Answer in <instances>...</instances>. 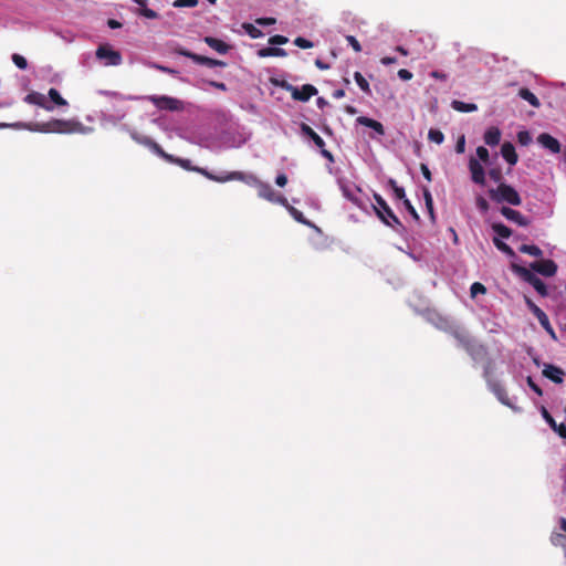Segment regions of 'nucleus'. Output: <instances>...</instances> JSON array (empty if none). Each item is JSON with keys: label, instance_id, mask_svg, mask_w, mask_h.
<instances>
[{"label": "nucleus", "instance_id": "1", "mask_svg": "<svg viewBox=\"0 0 566 566\" xmlns=\"http://www.w3.org/2000/svg\"><path fill=\"white\" fill-rule=\"evenodd\" d=\"M9 126L45 134H86L92 130V128L74 119H51L45 123H17Z\"/></svg>", "mask_w": 566, "mask_h": 566}, {"label": "nucleus", "instance_id": "2", "mask_svg": "<svg viewBox=\"0 0 566 566\" xmlns=\"http://www.w3.org/2000/svg\"><path fill=\"white\" fill-rule=\"evenodd\" d=\"M230 174L241 175V178H231V180H239L250 186H255L258 188V195L260 198L281 206H287V199L284 196L275 193L269 184L259 180L255 176L245 175L242 171H231Z\"/></svg>", "mask_w": 566, "mask_h": 566}, {"label": "nucleus", "instance_id": "3", "mask_svg": "<svg viewBox=\"0 0 566 566\" xmlns=\"http://www.w3.org/2000/svg\"><path fill=\"white\" fill-rule=\"evenodd\" d=\"M448 332L473 359L486 354L485 347L479 344L464 328L452 327Z\"/></svg>", "mask_w": 566, "mask_h": 566}, {"label": "nucleus", "instance_id": "4", "mask_svg": "<svg viewBox=\"0 0 566 566\" xmlns=\"http://www.w3.org/2000/svg\"><path fill=\"white\" fill-rule=\"evenodd\" d=\"M377 206H373L377 217L388 227L394 229L397 233L402 234L406 231L405 226L399 218L394 213L386 200L378 193L374 195Z\"/></svg>", "mask_w": 566, "mask_h": 566}, {"label": "nucleus", "instance_id": "5", "mask_svg": "<svg viewBox=\"0 0 566 566\" xmlns=\"http://www.w3.org/2000/svg\"><path fill=\"white\" fill-rule=\"evenodd\" d=\"M169 163L176 164L186 170L196 171V172L205 176L209 180H213L217 182H227V181H231V178H241V175H239V174H228L227 172L224 175H213L212 172L208 171L205 168L191 166V161L189 159H184V158H179V157H175V156H172V159L169 160Z\"/></svg>", "mask_w": 566, "mask_h": 566}, {"label": "nucleus", "instance_id": "6", "mask_svg": "<svg viewBox=\"0 0 566 566\" xmlns=\"http://www.w3.org/2000/svg\"><path fill=\"white\" fill-rule=\"evenodd\" d=\"M489 195L497 203L506 202L512 206H520L522 203L518 192L512 186L504 182H501L496 189H490Z\"/></svg>", "mask_w": 566, "mask_h": 566}, {"label": "nucleus", "instance_id": "7", "mask_svg": "<svg viewBox=\"0 0 566 566\" xmlns=\"http://www.w3.org/2000/svg\"><path fill=\"white\" fill-rule=\"evenodd\" d=\"M484 378L488 382V386L490 390L495 395V397L499 399V401L507 407H512L511 400L509 398L507 391L505 390L504 386L499 382L497 380H494L491 375V363H489L484 367Z\"/></svg>", "mask_w": 566, "mask_h": 566}, {"label": "nucleus", "instance_id": "8", "mask_svg": "<svg viewBox=\"0 0 566 566\" xmlns=\"http://www.w3.org/2000/svg\"><path fill=\"white\" fill-rule=\"evenodd\" d=\"M512 269L525 282L530 283L539 295L546 296L548 294L545 283L539 277H537L531 270L517 264H513Z\"/></svg>", "mask_w": 566, "mask_h": 566}, {"label": "nucleus", "instance_id": "9", "mask_svg": "<svg viewBox=\"0 0 566 566\" xmlns=\"http://www.w3.org/2000/svg\"><path fill=\"white\" fill-rule=\"evenodd\" d=\"M174 52L178 55L191 59L197 64L206 65L208 67H214V66L224 67L227 65V63L223 61L193 53L182 46L175 48Z\"/></svg>", "mask_w": 566, "mask_h": 566}, {"label": "nucleus", "instance_id": "10", "mask_svg": "<svg viewBox=\"0 0 566 566\" xmlns=\"http://www.w3.org/2000/svg\"><path fill=\"white\" fill-rule=\"evenodd\" d=\"M158 109L178 112L184 109V103L167 95H150L147 97Z\"/></svg>", "mask_w": 566, "mask_h": 566}, {"label": "nucleus", "instance_id": "11", "mask_svg": "<svg viewBox=\"0 0 566 566\" xmlns=\"http://www.w3.org/2000/svg\"><path fill=\"white\" fill-rule=\"evenodd\" d=\"M528 310L536 316L542 327L555 339V332L549 323L548 316L528 296H524Z\"/></svg>", "mask_w": 566, "mask_h": 566}, {"label": "nucleus", "instance_id": "12", "mask_svg": "<svg viewBox=\"0 0 566 566\" xmlns=\"http://www.w3.org/2000/svg\"><path fill=\"white\" fill-rule=\"evenodd\" d=\"M96 57L99 60H106V65L117 66L122 63L120 53L113 50L108 44H103L97 48Z\"/></svg>", "mask_w": 566, "mask_h": 566}, {"label": "nucleus", "instance_id": "13", "mask_svg": "<svg viewBox=\"0 0 566 566\" xmlns=\"http://www.w3.org/2000/svg\"><path fill=\"white\" fill-rule=\"evenodd\" d=\"M301 132L304 136L312 139L313 143L315 144V146L321 149V154L323 157H325L329 160H333L332 153L329 150L325 149V142L312 127H310L307 124L303 123L301 125Z\"/></svg>", "mask_w": 566, "mask_h": 566}, {"label": "nucleus", "instance_id": "14", "mask_svg": "<svg viewBox=\"0 0 566 566\" xmlns=\"http://www.w3.org/2000/svg\"><path fill=\"white\" fill-rule=\"evenodd\" d=\"M286 88L291 92L293 99L300 102H307L318 93L317 88L312 84H304L301 88L287 85Z\"/></svg>", "mask_w": 566, "mask_h": 566}, {"label": "nucleus", "instance_id": "15", "mask_svg": "<svg viewBox=\"0 0 566 566\" xmlns=\"http://www.w3.org/2000/svg\"><path fill=\"white\" fill-rule=\"evenodd\" d=\"M531 269L542 275L553 276L557 272V264L553 260H542L533 262Z\"/></svg>", "mask_w": 566, "mask_h": 566}, {"label": "nucleus", "instance_id": "16", "mask_svg": "<svg viewBox=\"0 0 566 566\" xmlns=\"http://www.w3.org/2000/svg\"><path fill=\"white\" fill-rule=\"evenodd\" d=\"M500 212L509 221H512L521 227H527L530 224V220L525 216H523L520 211L514 210L510 207L503 206L500 209Z\"/></svg>", "mask_w": 566, "mask_h": 566}, {"label": "nucleus", "instance_id": "17", "mask_svg": "<svg viewBox=\"0 0 566 566\" xmlns=\"http://www.w3.org/2000/svg\"><path fill=\"white\" fill-rule=\"evenodd\" d=\"M24 102L31 105L42 107L48 112H52L54 109V106L46 101L45 95L39 92L33 91L27 94L24 97Z\"/></svg>", "mask_w": 566, "mask_h": 566}, {"label": "nucleus", "instance_id": "18", "mask_svg": "<svg viewBox=\"0 0 566 566\" xmlns=\"http://www.w3.org/2000/svg\"><path fill=\"white\" fill-rule=\"evenodd\" d=\"M469 169L471 172L472 181L478 185L484 186L485 185V172H484V168L482 167V165L479 163L478 159H475L473 157L470 158Z\"/></svg>", "mask_w": 566, "mask_h": 566}, {"label": "nucleus", "instance_id": "19", "mask_svg": "<svg viewBox=\"0 0 566 566\" xmlns=\"http://www.w3.org/2000/svg\"><path fill=\"white\" fill-rule=\"evenodd\" d=\"M542 374L555 384H562L564 381L565 371L558 366L545 364Z\"/></svg>", "mask_w": 566, "mask_h": 566}, {"label": "nucleus", "instance_id": "20", "mask_svg": "<svg viewBox=\"0 0 566 566\" xmlns=\"http://www.w3.org/2000/svg\"><path fill=\"white\" fill-rule=\"evenodd\" d=\"M549 541L552 545L560 548H566V518H559V532H553Z\"/></svg>", "mask_w": 566, "mask_h": 566}, {"label": "nucleus", "instance_id": "21", "mask_svg": "<svg viewBox=\"0 0 566 566\" xmlns=\"http://www.w3.org/2000/svg\"><path fill=\"white\" fill-rule=\"evenodd\" d=\"M538 144H541L544 148L549 149L552 153L557 154L560 151L559 142L547 133H542L537 137Z\"/></svg>", "mask_w": 566, "mask_h": 566}, {"label": "nucleus", "instance_id": "22", "mask_svg": "<svg viewBox=\"0 0 566 566\" xmlns=\"http://www.w3.org/2000/svg\"><path fill=\"white\" fill-rule=\"evenodd\" d=\"M501 155L511 166L516 165V163L518 160V156L515 151V147L510 142H505L502 145Z\"/></svg>", "mask_w": 566, "mask_h": 566}, {"label": "nucleus", "instance_id": "23", "mask_svg": "<svg viewBox=\"0 0 566 566\" xmlns=\"http://www.w3.org/2000/svg\"><path fill=\"white\" fill-rule=\"evenodd\" d=\"M542 416L549 424V427L559 434L560 438H566V426L564 423L557 424L545 407H542Z\"/></svg>", "mask_w": 566, "mask_h": 566}, {"label": "nucleus", "instance_id": "24", "mask_svg": "<svg viewBox=\"0 0 566 566\" xmlns=\"http://www.w3.org/2000/svg\"><path fill=\"white\" fill-rule=\"evenodd\" d=\"M203 41L207 45H209L211 49H213L214 51H217L220 54H226L231 49V46L229 44H227L222 40L213 38V36H206L203 39Z\"/></svg>", "mask_w": 566, "mask_h": 566}, {"label": "nucleus", "instance_id": "25", "mask_svg": "<svg viewBox=\"0 0 566 566\" xmlns=\"http://www.w3.org/2000/svg\"><path fill=\"white\" fill-rule=\"evenodd\" d=\"M356 120L358 124L374 129L377 134L385 135V128L380 122L366 116H359Z\"/></svg>", "mask_w": 566, "mask_h": 566}, {"label": "nucleus", "instance_id": "26", "mask_svg": "<svg viewBox=\"0 0 566 566\" xmlns=\"http://www.w3.org/2000/svg\"><path fill=\"white\" fill-rule=\"evenodd\" d=\"M500 140H501V130L497 127L492 126V127L488 128L486 132L484 133V142L486 145L496 146L500 144Z\"/></svg>", "mask_w": 566, "mask_h": 566}, {"label": "nucleus", "instance_id": "27", "mask_svg": "<svg viewBox=\"0 0 566 566\" xmlns=\"http://www.w3.org/2000/svg\"><path fill=\"white\" fill-rule=\"evenodd\" d=\"M258 55L260 57H269V56H286L287 53L284 49H281V48H272V46H268V48H262L258 51Z\"/></svg>", "mask_w": 566, "mask_h": 566}, {"label": "nucleus", "instance_id": "28", "mask_svg": "<svg viewBox=\"0 0 566 566\" xmlns=\"http://www.w3.org/2000/svg\"><path fill=\"white\" fill-rule=\"evenodd\" d=\"M518 96L530 103L533 107L538 108L541 106L539 99L526 87H522L518 91Z\"/></svg>", "mask_w": 566, "mask_h": 566}, {"label": "nucleus", "instance_id": "29", "mask_svg": "<svg viewBox=\"0 0 566 566\" xmlns=\"http://www.w3.org/2000/svg\"><path fill=\"white\" fill-rule=\"evenodd\" d=\"M451 107L454 111L461 112V113H471V112H475L478 109L476 104L464 103V102H461V101H458V99L452 101Z\"/></svg>", "mask_w": 566, "mask_h": 566}, {"label": "nucleus", "instance_id": "30", "mask_svg": "<svg viewBox=\"0 0 566 566\" xmlns=\"http://www.w3.org/2000/svg\"><path fill=\"white\" fill-rule=\"evenodd\" d=\"M356 192H360V189H356V191H354L347 187L343 188V193L349 201H352L358 208L365 209L364 202L360 200Z\"/></svg>", "mask_w": 566, "mask_h": 566}, {"label": "nucleus", "instance_id": "31", "mask_svg": "<svg viewBox=\"0 0 566 566\" xmlns=\"http://www.w3.org/2000/svg\"><path fill=\"white\" fill-rule=\"evenodd\" d=\"M287 211L292 216V218L302 223V224H305V226H312V223L304 217V214L297 210L296 208H294L293 206H291L289 202H287V206H283Z\"/></svg>", "mask_w": 566, "mask_h": 566}, {"label": "nucleus", "instance_id": "32", "mask_svg": "<svg viewBox=\"0 0 566 566\" xmlns=\"http://www.w3.org/2000/svg\"><path fill=\"white\" fill-rule=\"evenodd\" d=\"M48 95L51 102L54 103L56 106L64 107L69 105L67 101L63 98L59 91L54 87H51L49 90Z\"/></svg>", "mask_w": 566, "mask_h": 566}, {"label": "nucleus", "instance_id": "33", "mask_svg": "<svg viewBox=\"0 0 566 566\" xmlns=\"http://www.w3.org/2000/svg\"><path fill=\"white\" fill-rule=\"evenodd\" d=\"M492 230L496 233V235H497L496 238H499V239L500 238L507 239L512 234V230L509 227H506L505 224L500 223V222L493 223Z\"/></svg>", "mask_w": 566, "mask_h": 566}, {"label": "nucleus", "instance_id": "34", "mask_svg": "<svg viewBox=\"0 0 566 566\" xmlns=\"http://www.w3.org/2000/svg\"><path fill=\"white\" fill-rule=\"evenodd\" d=\"M518 250L522 253L530 254V255L536 256V258H539L543 254L542 250L537 245H534V244H522L518 248Z\"/></svg>", "mask_w": 566, "mask_h": 566}, {"label": "nucleus", "instance_id": "35", "mask_svg": "<svg viewBox=\"0 0 566 566\" xmlns=\"http://www.w3.org/2000/svg\"><path fill=\"white\" fill-rule=\"evenodd\" d=\"M493 243L494 245L500 250L502 251L503 253H505L506 255L511 256V258H514L515 256V252L514 250L507 245L505 242H503L501 239L494 237L493 238Z\"/></svg>", "mask_w": 566, "mask_h": 566}, {"label": "nucleus", "instance_id": "36", "mask_svg": "<svg viewBox=\"0 0 566 566\" xmlns=\"http://www.w3.org/2000/svg\"><path fill=\"white\" fill-rule=\"evenodd\" d=\"M149 149L155 153L156 155H158L159 157H161L163 159H165L166 161L169 163V160L172 159V155L170 154H167L159 144H157L155 140L154 143H149Z\"/></svg>", "mask_w": 566, "mask_h": 566}, {"label": "nucleus", "instance_id": "37", "mask_svg": "<svg viewBox=\"0 0 566 566\" xmlns=\"http://www.w3.org/2000/svg\"><path fill=\"white\" fill-rule=\"evenodd\" d=\"M354 80L363 92H365L366 94H370L369 83L360 72H355Z\"/></svg>", "mask_w": 566, "mask_h": 566}, {"label": "nucleus", "instance_id": "38", "mask_svg": "<svg viewBox=\"0 0 566 566\" xmlns=\"http://www.w3.org/2000/svg\"><path fill=\"white\" fill-rule=\"evenodd\" d=\"M423 198H424L427 210H428L431 219L433 220L434 219L433 200H432L431 192L429 191L428 188H423Z\"/></svg>", "mask_w": 566, "mask_h": 566}, {"label": "nucleus", "instance_id": "39", "mask_svg": "<svg viewBox=\"0 0 566 566\" xmlns=\"http://www.w3.org/2000/svg\"><path fill=\"white\" fill-rule=\"evenodd\" d=\"M242 28L252 39H259L263 35V32L252 23H243Z\"/></svg>", "mask_w": 566, "mask_h": 566}, {"label": "nucleus", "instance_id": "40", "mask_svg": "<svg viewBox=\"0 0 566 566\" xmlns=\"http://www.w3.org/2000/svg\"><path fill=\"white\" fill-rule=\"evenodd\" d=\"M428 139L440 145L444 140V135L441 130L431 128L428 133Z\"/></svg>", "mask_w": 566, "mask_h": 566}, {"label": "nucleus", "instance_id": "41", "mask_svg": "<svg viewBox=\"0 0 566 566\" xmlns=\"http://www.w3.org/2000/svg\"><path fill=\"white\" fill-rule=\"evenodd\" d=\"M389 185L392 188L394 193H395L397 199H402V200L407 199L406 198V193H405V189L402 187L398 186L397 182L394 179L389 180Z\"/></svg>", "mask_w": 566, "mask_h": 566}, {"label": "nucleus", "instance_id": "42", "mask_svg": "<svg viewBox=\"0 0 566 566\" xmlns=\"http://www.w3.org/2000/svg\"><path fill=\"white\" fill-rule=\"evenodd\" d=\"M470 293L472 297H475L478 294H485L486 287L480 282H474L470 287Z\"/></svg>", "mask_w": 566, "mask_h": 566}, {"label": "nucleus", "instance_id": "43", "mask_svg": "<svg viewBox=\"0 0 566 566\" xmlns=\"http://www.w3.org/2000/svg\"><path fill=\"white\" fill-rule=\"evenodd\" d=\"M198 3H199V0H175L172 2V6L175 8H185V7L193 8V7L198 6Z\"/></svg>", "mask_w": 566, "mask_h": 566}, {"label": "nucleus", "instance_id": "44", "mask_svg": "<svg viewBox=\"0 0 566 566\" xmlns=\"http://www.w3.org/2000/svg\"><path fill=\"white\" fill-rule=\"evenodd\" d=\"M12 62L19 67L20 70H25L28 67V62L25 57H23L20 54L14 53L12 55Z\"/></svg>", "mask_w": 566, "mask_h": 566}, {"label": "nucleus", "instance_id": "45", "mask_svg": "<svg viewBox=\"0 0 566 566\" xmlns=\"http://www.w3.org/2000/svg\"><path fill=\"white\" fill-rule=\"evenodd\" d=\"M517 142L523 146H527L532 142V137L527 130H521L517 133Z\"/></svg>", "mask_w": 566, "mask_h": 566}, {"label": "nucleus", "instance_id": "46", "mask_svg": "<svg viewBox=\"0 0 566 566\" xmlns=\"http://www.w3.org/2000/svg\"><path fill=\"white\" fill-rule=\"evenodd\" d=\"M294 44L301 49H311L314 46L313 42L305 39V38H302V36H297L295 40H294Z\"/></svg>", "mask_w": 566, "mask_h": 566}, {"label": "nucleus", "instance_id": "47", "mask_svg": "<svg viewBox=\"0 0 566 566\" xmlns=\"http://www.w3.org/2000/svg\"><path fill=\"white\" fill-rule=\"evenodd\" d=\"M403 206L417 222L420 221V217L409 199L403 200Z\"/></svg>", "mask_w": 566, "mask_h": 566}, {"label": "nucleus", "instance_id": "48", "mask_svg": "<svg viewBox=\"0 0 566 566\" xmlns=\"http://www.w3.org/2000/svg\"><path fill=\"white\" fill-rule=\"evenodd\" d=\"M287 41L289 39L286 36L280 34L273 35L269 39V43L272 45H283L287 43Z\"/></svg>", "mask_w": 566, "mask_h": 566}, {"label": "nucleus", "instance_id": "49", "mask_svg": "<svg viewBox=\"0 0 566 566\" xmlns=\"http://www.w3.org/2000/svg\"><path fill=\"white\" fill-rule=\"evenodd\" d=\"M476 156L483 163H488L490 158L489 150L484 146H479L476 148Z\"/></svg>", "mask_w": 566, "mask_h": 566}, {"label": "nucleus", "instance_id": "50", "mask_svg": "<svg viewBox=\"0 0 566 566\" xmlns=\"http://www.w3.org/2000/svg\"><path fill=\"white\" fill-rule=\"evenodd\" d=\"M475 203L478 209L482 212H486L490 208L488 200L482 196L476 197Z\"/></svg>", "mask_w": 566, "mask_h": 566}, {"label": "nucleus", "instance_id": "51", "mask_svg": "<svg viewBox=\"0 0 566 566\" xmlns=\"http://www.w3.org/2000/svg\"><path fill=\"white\" fill-rule=\"evenodd\" d=\"M346 41L355 52H361V45L354 35H346Z\"/></svg>", "mask_w": 566, "mask_h": 566}, {"label": "nucleus", "instance_id": "52", "mask_svg": "<svg viewBox=\"0 0 566 566\" xmlns=\"http://www.w3.org/2000/svg\"><path fill=\"white\" fill-rule=\"evenodd\" d=\"M138 14H140V15H143V17H145L147 19H156V18H158L157 12L154 11L153 9L147 8V7L140 9L138 11Z\"/></svg>", "mask_w": 566, "mask_h": 566}, {"label": "nucleus", "instance_id": "53", "mask_svg": "<svg viewBox=\"0 0 566 566\" xmlns=\"http://www.w3.org/2000/svg\"><path fill=\"white\" fill-rule=\"evenodd\" d=\"M153 67L160 72L167 73V74H171V75L178 74V72L176 70L170 69L168 66L160 65V64L155 63V64H153Z\"/></svg>", "mask_w": 566, "mask_h": 566}, {"label": "nucleus", "instance_id": "54", "mask_svg": "<svg viewBox=\"0 0 566 566\" xmlns=\"http://www.w3.org/2000/svg\"><path fill=\"white\" fill-rule=\"evenodd\" d=\"M489 176L490 178L495 181V182H500L501 184V180H502V172L500 169H491L489 171Z\"/></svg>", "mask_w": 566, "mask_h": 566}, {"label": "nucleus", "instance_id": "55", "mask_svg": "<svg viewBox=\"0 0 566 566\" xmlns=\"http://www.w3.org/2000/svg\"><path fill=\"white\" fill-rule=\"evenodd\" d=\"M527 385H528V386H530V388H531L534 392H536L538 396H542V395H543V390H542V388H541L538 385H536V384L534 382V380L532 379V377H527Z\"/></svg>", "mask_w": 566, "mask_h": 566}, {"label": "nucleus", "instance_id": "56", "mask_svg": "<svg viewBox=\"0 0 566 566\" xmlns=\"http://www.w3.org/2000/svg\"><path fill=\"white\" fill-rule=\"evenodd\" d=\"M465 147V137L464 135L460 136L457 144H455V151L458 154H462L464 151Z\"/></svg>", "mask_w": 566, "mask_h": 566}, {"label": "nucleus", "instance_id": "57", "mask_svg": "<svg viewBox=\"0 0 566 566\" xmlns=\"http://www.w3.org/2000/svg\"><path fill=\"white\" fill-rule=\"evenodd\" d=\"M398 76L399 78H401L402 81H409L412 78V73L410 71H408L407 69H400L398 71Z\"/></svg>", "mask_w": 566, "mask_h": 566}, {"label": "nucleus", "instance_id": "58", "mask_svg": "<svg viewBox=\"0 0 566 566\" xmlns=\"http://www.w3.org/2000/svg\"><path fill=\"white\" fill-rule=\"evenodd\" d=\"M420 170L422 172V176L430 182L432 180V175L428 166L426 164H421Z\"/></svg>", "mask_w": 566, "mask_h": 566}, {"label": "nucleus", "instance_id": "59", "mask_svg": "<svg viewBox=\"0 0 566 566\" xmlns=\"http://www.w3.org/2000/svg\"><path fill=\"white\" fill-rule=\"evenodd\" d=\"M275 184L279 187H284L287 184V177L285 174H279L275 178Z\"/></svg>", "mask_w": 566, "mask_h": 566}, {"label": "nucleus", "instance_id": "60", "mask_svg": "<svg viewBox=\"0 0 566 566\" xmlns=\"http://www.w3.org/2000/svg\"><path fill=\"white\" fill-rule=\"evenodd\" d=\"M255 22L260 25H271V24H274L276 22V20L274 18H260V19H256Z\"/></svg>", "mask_w": 566, "mask_h": 566}, {"label": "nucleus", "instance_id": "61", "mask_svg": "<svg viewBox=\"0 0 566 566\" xmlns=\"http://www.w3.org/2000/svg\"><path fill=\"white\" fill-rule=\"evenodd\" d=\"M208 84L214 88H218L220 91H223L226 92L228 90L227 85L222 82H217V81H209Z\"/></svg>", "mask_w": 566, "mask_h": 566}, {"label": "nucleus", "instance_id": "62", "mask_svg": "<svg viewBox=\"0 0 566 566\" xmlns=\"http://www.w3.org/2000/svg\"><path fill=\"white\" fill-rule=\"evenodd\" d=\"M430 76L436 78V80H440V81H446L448 75L446 73H442L440 71H432L430 73Z\"/></svg>", "mask_w": 566, "mask_h": 566}, {"label": "nucleus", "instance_id": "63", "mask_svg": "<svg viewBox=\"0 0 566 566\" xmlns=\"http://www.w3.org/2000/svg\"><path fill=\"white\" fill-rule=\"evenodd\" d=\"M381 64L384 65H390L397 62V59L394 56H384L380 60Z\"/></svg>", "mask_w": 566, "mask_h": 566}, {"label": "nucleus", "instance_id": "64", "mask_svg": "<svg viewBox=\"0 0 566 566\" xmlns=\"http://www.w3.org/2000/svg\"><path fill=\"white\" fill-rule=\"evenodd\" d=\"M107 25L111 28V29H119L122 28V23L115 19H109L107 21Z\"/></svg>", "mask_w": 566, "mask_h": 566}]
</instances>
